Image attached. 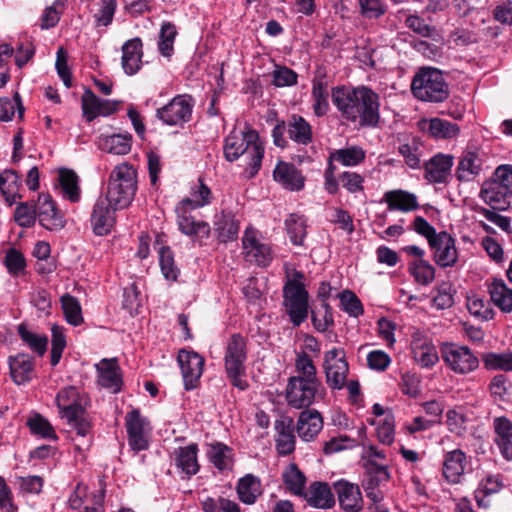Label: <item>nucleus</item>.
<instances>
[{"label":"nucleus","mask_w":512,"mask_h":512,"mask_svg":"<svg viewBox=\"0 0 512 512\" xmlns=\"http://www.w3.org/2000/svg\"><path fill=\"white\" fill-rule=\"evenodd\" d=\"M224 157L233 162L243 158L244 173L247 178H253L259 172L264 157L265 148L255 130L233 129L224 141Z\"/></svg>","instance_id":"f257e3e1"},{"label":"nucleus","mask_w":512,"mask_h":512,"mask_svg":"<svg viewBox=\"0 0 512 512\" xmlns=\"http://www.w3.org/2000/svg\"><path fill=\"white\" fill-rule=\"evenodd\" d=\"M137 172L132 165L122 163L111 172L106 195L114 209H124L132 202L137 188Z\"/></svg>","instance_id":"f03ea898"},{"label":"nucleus","mask_w":512,"mask_h":512,"mask_svg":"<svg viewBox=\"0 0 512 512\" xmlns=\"http://www.w3.org/2000/svg\"><path fill=\"white\" fill-rule=\"evenodd\" d=\"M411 92L423 102L441 103L449 97V88L440 70L421 68L413 77Z\"/></svg>","instance_id":"7ed1b4c3"},{"label":"nucleus","mask_w":512,"mask_h":512,"mask_svg":"<svg viewBox=\"0 0 512 512\" xmlns=\"http://www.w3.org/2000/svg\"><path fill=\"white\" fill-rule=\"evenodd\" d=\"M303 279V273L294 270L283 287V304L294 326H300L308 317L309 295Z\"/></svg>","instance_id":"20e7f679"},{"label":"nucleus","mask_w":512,"mask_h":512,"mask_svg":"<svg viewBox=\"0 0 512 512\" xmlns=\"http://www.w3.org/2000/svg\"><path fill=\"white\" fill-rule=\"evenodd\" d=\"M246 360V341L240 334H233L227 341L225 347L224 367L232 385L240 390L248 388V383L243 378L246 373Z\"/></svg>","instance_id":"39448f33"},{"label":"nucleus","mask_w":512,"mask_h":512,"mask_svg":"<svg viewBox=\"0 0 512 512\" xmlns=\"http://www.w3.org/2000/svg\"><path fill=\"white\" fill-rule=\"evenodd\" d=\"M440 355L448 370L458 376H467L478 370L480 360L476 353L466 345L445 342L440 346Z\"/></svg>","instance_id":"423d86ee"},{"label":"nucleus","mask_w":512,"mask_h":512,"mask_svg":"<svg viewBox=\"0 0 512 512\" xmlns=\"http://www.w3.org/2000/svg\"><path fill=\"white\" fill-rule=\"evenodd\" d=\"M325 388L321 381L290 377L286 387L287 403L296 409L309 407L314 402L323 400Z\"/></svg>","instance_id":"0eeeda50"},{"label":"nucleus","mask_w":512,"mask_h":512,"mask_svg":"<svg viewBox=\"0 0 512 512\" xmlns=\"http://www.w3.org/2000/svg\"><path fill=\"white\" fill-rule=\"evenodd\" d=\"M364 478L362 486L366 496L374 503H380L384 498L382 488L389 482L391 475L385 464L368 459L364 462Z\"/></svg>","instance_id":"6e6552de"},{"label":"nucleus","mask_w":512,"mask_h":512,"mask_svg":"<svg viewBox=\"0 0 512 512\" xmlns=\"http://www.w3.org/2000/svg\"><path fill=\"white\" fill-rule=\"evenodd\" d=\"M56 405L62 419L73 420L78 413H85L90 406V398L76 386H66L56 395Z\"/></svg>","instance_id":"1a4fd4ad"},{"label":"nucleus","mask_w":512,"mask_h":512,"mask_svg":"<svg viewBox=\"0 0 512 512\" xmlns=\"http://www.w3.org/2000/svg\"><path fill=\"white\" fill-rule=\"evenodd\" d=\"M323 368L327 385L333 390H341L347 381L349 365L345 352L341 348H333L324 355Z\"/></svg>","instance_id":"9d476101"},{"label":"nucleus","mask_w":512,"mask_h":512,"mask_svg":"<svg viewBox=\"0 0 512 512\" xmlns=\"http://www.w3.org/2000/svg\"><path fill=\"white\" fill-rule=\"evenodd\" d=\"M361 91V86L347 87L341 85L331 89L332 103L340 113L341 118L346 122L356 124V117L359 115L357 104H359Z\"/></svg>","instance_id":"9b49d317"},{"label":"nucleus","mask_w":512,"mask_h":512,"mask_svg":"<svg viewBox=\"0 0 512 512\" xmlns=\"http://www.w3.org/2000/svg\"><path fill=\"white\" fill-rule=\"evenodd\" d=\"M484 155L479 148L467 147L458 157L455 178L459 182L476 180L484 169Z\"/></svg>","instance_id":"f8f14e48"},{"label":"nucleus","mask_w":512,"mask_h":512,"mask_svg":"<svg viewBox=\"0 0 512 512\" xmlns=\"http://www.w3.org/2000/svg\"><path fill=\"white\" fill-rule=\"evenodd\" d=\"M429 247L432 250L434 262L440 268L454 267L458 262L456 240L447 231H440L437 237L430 241Z\"/></svg>","instance_id":"ddd939ff"},{"label":"nucleus","mask_w":512,"mask_h":512,"mask_svg":"<svg viewBox=\"0 0 512 512\" xmlns=\"http://www.w3.org/2000/svg\"><path fill=\"white\" fill-rule=\"evenodd\" d=\"M356 123L361 127H377L380 122L379 95L372 89L361 86Z\"/></svg>","instance_id":"4468645a"},{"label":"nucleus","mask_w":512,"mask_h":512,"mask_svg":"<svg viewBox=\"0 0 512 512\" xmlns=\"http://www.w3.org/2000/svg\"><path fill=\"white\" fill-rule=\"evenodd\" d=\"M190 98L185 95L174 97L167 105L157 109V117L170 126H181L188 122L192 114Z\"/></svg>","instance_id":"2eb2a0df"},{"label":"nucleus","mask_w":512,"mask_h":512,"mask_svg":"<svg viewBox=\"0 0 512 512\" xmlns=\"http://www.w3.org/2000/svg\"><path fill=\"white\" fill-rule=\"evenodd\" d=\"M177 361L182 372L185 389L196 388L203 373L204 358L196 352L183 349L180 350Z\"/></svg>","instance_id":"dca6fc26"},{"label":"nucleus","mask_w":512,"mask_h":512,"mask_svg":"<svg viewBox=\"0 0 512 512\" xmlns=\"http://www.w3.org/2000/svg\"><path fill=\"white\" fill-rule=\"evenodd\" d=\"M192 210L193 209L183 206L175 207L177 226L183 234L201 243L204 239L209 237L211 228L207 222L196 220L195 217L191 215Z\"/></svg>","instance_id":"f3484780"},{"label":"nucleus","mask_w":512,"mask_h":512,"mask_svg":"<svg viewBox=\"0 0 512 512\" xmlns=\"http://www.w3.org/2000/svg\"><path fill=\"white\" fill-rule=\"evenodd\" d=\"M242 246L245 259L248 262H254L258 266H268L272 259V251L268 244L262 243L256 237L253 229L247 228L242 239Z\"/></svg>","instance_id":"a211bd4d"},{"label":"nucleus","mask_w":512,"mask_h":512,"mask_svg":"<svg viewBox=\"0 0 512 512\" xmlns=\"http://www.w3.org/2000/svg\"><path fill=\"white\" fill-rule=\"evenodd\" d=\"M126 430L128 434V444L134 451L146 450L149 446L147 431L148 422L141 417L138 410H132L126 414Z\"/></svg>","instance_id":"6ab92c4d"},{"label":"nucleus","mask_w":512,"mask_h":512,"mask_svg":"<svg viewBox=\"0 0 512 512\" xmlns=\"http://www.w3.org/2000/svg\"><path fill=\"white\" fill-rule=\"evenodd\" d=\"M36 218L40 225L47 230L57 231L64 227L65 221L57 210L49 194H40L36 202Z\"/></svg>","instance_id":"aec40b11"},{"label":"nucleus","mask_w":512,"mask_h":512,"mask_svg":"<svg viewBox=\"0 0 512 512\" xmlns=\"http://www.w3.org/2000/svg\"><path fill=\"white\" fill-rule=\"evenodd\" d=\"M116 210L117 209H114V206L108 202L107 198H103L102 196L97 198L90 218L93 231L96 235H106L111 231L115 223L114 213Z\"/></svg>","instance_id":"412c9836"},{"label":"nucleus","mask_w":512,"mask_h":512,"mask_svg":"<svg viewBox=\"0 0 512 512\" xmlns=\"http://www.w3.org/2000/svg\"><path fill=\"white\" fill-rule=\"evenodd\" d=\"M97 383L112 393L121 390L123 380L121 370L116 359H102L95 365Z\"/></svg>","instance_id":"4be33fe9"},{"label":"nucleus","mask_w":512,"mask_h":512,"mask_svg":"<svg viewBox=\"0 0 512 512\" xmlns=\"http://www.w3.org/2000/svg\"><path fill=\"white\" fill-rule=\"evenodd\" d=\"M454 157L438 153L424 164L425 179L430 183H446L451 175Z\"/></svg>","instance_id":"5701e85b"},{"label":"nucleus","mask_w":512,"mask_h":512,"mask_svg":"<svg viewBox=\"0 0 512 512\" xmlns=\"http://www.w3.org/2000/svg\"><path fill=\"white\" fill-rule=\"evenodd\" d=\"M275 443L279 455L286 456L295 450L294 421L291 417L282 416L275 421Z\"/></svg>","instance_id":"b1692460"},{"label":"nucleus","mask_w":512,"mask_h":512,"mask_svg":"<svg viewBox=\"0 0 512 512\" xmlns=\"http://www.w3.org/2000/svg\"><path fill=\"white\" fill-rule=\"evenodd\" d=\"M117 107V102L100 99L90 90H86L82 96L83 116L88 122L93 121L98 116H109L113 114L117 110Z\"/></svg>","instance_id":"393cba45"},{"label":"nucleus","mask_w":512,"mask_h":512,"mask_svg":"<svg viewBox=\"0 0 512 512\" xmlns=\"http://www.w3.org/2000/svg\"><path fill=\"white\" fill-rule=\"evenodd\" d=\"M480 198L493 210L505 211L510 207L512 195L503 190L491 178L484 181L479 194Z\"/></svg>","instance_id":"a878e982"},{"label":"nucleus","mask_w":512,"mask_h":512,"mask_svg":"<svg viewBox=\"0 0 512 512\" xmlns=\"http://www.w3.org/2000/svg\"><path fill=\"white\" fill-rule=\"evenodd\" d=\"M420 126L424 132L437 140L455 139L461 132L458 124L439 117L424 119Z\"/></svg>","instance_id":"bb28decb"},{"label":"nucleus","mask_w":512,"mask_h":512,"mask_svg":"<svg viewBox=\"0 0 512 512\" xmlns=\"http://www.w3.org/2000/svg\"><path fill=\"white\" fill-rule=\"evenodd\" d=\"M340 506L346 512H359L363 507V498L358 485L348 481H338L335 484Z\"/></svg>","instance_id":"cd10ccee"},{"label":"nucleus","mask_w":512,"mask_h":512,"mask_svg":"<svg viewBox=\"0 0 512 512\" xmlns=\"http://www.w3.org/2000/svg\"><path fill=\"white\" fill-rule=\"evenodd\" d=\"M143 44L139 37L127 40L122 46L121 65L127 75L136 74L142 66Z\"/></svg>","instance_id":"c85d7f7f"},{"label":"nucleus","mask_w":512,"mask_h":512,"mask_svg":"<svg viewBox=\"0 0 512 512\" xmlns=\"http://www.w3.org/2000/svg\"><path fill=\"white\" fill-rule=\"evenodd\" d=\"M273 177L277 183L291 191H300L304 187V176L293 164L287 162L277 163Z\"/></svg>","instance_id":"c756f323"},{"label":"nucleus","mask_w":512,"mask_h":512,"mask_svg":"<svg viewBox=\"0 0 512 512\" xmlns=\"http://www.w3.org/2000/svg\"><path fill=\"white\" fill-rule=\"evenodd\" d=\"M467 466L466 454L461 449H454L444 455L443 476L453 484L460 482Z\"/></svg>","instance_id":"7c9ffc66"},{"label":"nucleus","mask_w":512,"mask_h":512,"mask_svg":"<svg viewBox=\"0 0 512 512\" xmlns=\"http://www.w3.org/2000/svg\"><path fill=\"white\" fill-rule=\"evenodd\" d=\"M311 97L313 101L312 109L317 117L326 115L329 111V93L328 81L326 75L322 71H317L312 81Z\"/></svg>","instance_id":"2f4dec72"},{"label":"nucleus","mask_w":512,"mask_h":512,"mask_svg":"<svg viewBox=\"0 0 512 512\" xmlns=\"http://www.w3.org/2000/svg\"><path fill=\"white\" fill-rule=\"evenodd\" d=\"M10 376L17 385L32 380L34 375V360L28 354L20 353L8 359Z\"/></svg>","instance_id":"473e14b6"},{"label":"nucleus","mask_w":512,"mask_h":512,"mask_svg":"<svg viewBox=\"0 0 512 512\" xmlns=\"http://www.w3.org/2000/svg\"><path fill=\"white\" fill-rule=\"evenodd\" d=\"M322 428L323 419L317 410H305L300 413L296 430L303 441H312Z\"/></svg>","instance_id":"72a5a7b5"},{"label":"nucleus","mask_w":512,"mask_h":512,"mask_svg":"<svg viewBox=\"0 0 512 512\" xmlns=\"http://www.w3.org/2000/svg\"><path fill=\"white\" fill-rule=\"evenodd\" d=\"M383 201L390 211H401L404 213L419 209L420 205L417 196L411 192L396 189L384 193Z\"/></svg>","instance_id":"f704fd0d"},{"label":"nucleus","mask_w":512,"mask_h":512,"mask_svg":"<svg viewBox=\"0 0 512 512\" xmlns=\"http://www.w3.org/2000/svg\"><path fill=\"white\" fill-rule=\"evenodd\" d=\"M503 481L500 475H486L483 477L474 491V499L477 506L487 509L491 505L490 496L499 493L503 488Z\"/></svg>","instance_id":"c9c22d12"},{"label":"nucleus","mask_w":512,"mask_h":512,"mask_svg":"<svg viewBox=\"0 0 512 512\" xmlns=\"http://www.w3.org/2000/svg\"><path fill=\"white\" fill-rule=\"evenodd\" d=\"M491 302L502 312H512V288L503 279H493L487 286Z\"/></svg>","instance_id":"e433bc0d"},{"label":"nucleus","mask_w":512,"mask_h":512,"mask_svg":"<svg viewBox=\"0 0 512 512\" xmlns=\"http://www.w3.org/2000/svg\"><path fill=\"white\" fill-rule=\"evenodd\" d=\"M197 453L198 446L195 443L175 450V464L188 478L199 471Z\"/></svg>","instance_id":"4c0bfd02"},{"label":"nucleus","mask_w":512,"mask_h":512,"mask_svg":"<svg viewBox=\"0 0 512 512\" xmlns=\"http://www.w3.org/2000/svg\"><path fill=\"white\" fill-rule=\"evenodd\" d=\"M236 491L242 503L252 505L263 492L261 480L253 474H246L238 480Z\"/></svg>","instance_id":"58836bf2"},{"label":"nucleus","mask_w":512,"mask_h":512,"mask_svg":"<svg viewBox=\"0 0 512 512\" xmlns=\"http://www.w3.org/2000/svg\"><path fill=\"white\" fill-rule=\"evenodd\" d=\"M307 502L316 508L327 509L335 504L334 496L327 483L314 482L310 485L308 492L303 495Z\"/></svg>","instance_id":"ea45409f"},{"label":"nucleus","mask_w":512,"mask_h":512,"mask_svg":"<svg viewBox=\"0 0 512 512\" xmlns=\"http://www.w3.org/2000/svg\"><path fill=\"white\" fill-rule=\"evenodd\" d=\"M211 200L212 192L210 188L199 178L198 181L191 186L189 197L182 199L177 206L194 210L210 204Z\"/></svg>","instance_id":"a19ab883"},{"label":"nucleus","mask_w":512,"mask_h":512,"mask_svg":"<svg viewBox=\"0 0 512 512\" xmlns=\"http://www.w3.org/2000/svg\"><path fill=\"white\" fill-rule=\"evenodd\" d=\"M239 221L231 212H221L215 221V230L222 242L233 241L238 237Z\"/></svg>","instance_id":"79ce46f5"},{"label":"nucleus","mask_w":512,"mask_h":512,"mask_svg":"<svg viewBox=\"0 0 512 512\" xmlns=\"http://www.w3.org/2000/svg\"><path fill=\"white\" fill-rule=\"evenodd\" d=\"M282 481L286 489L296 495L303 496L306 487V477L295 463H290L282 471Z\"/></svg>","instance_id":"37998d69"},{"label":"nucleus","mask_w":512,"mask_h":512,"mask_svg":"<svg viewBox=\"0 0 512 512\" xmlns=\"http://www.w3.org/2000/svg\"><path fill=\"white\" fill-rule=\"evenodd\" d=\"M207 456L210 462L220 471L231 470L233 467L232 449L221 442L210 444Z\"/></svg>","instance_id":"c03bdc74"},{"label":"nucleus","mask_w":512,"mask_h":512,"mask_svg":"<svg viewBox=\"0 0 512 512\" xmlns=\"http://www.w3.org/2000/svg\"><path fill=\"white\" fill-rule=\"evenodd\" d=\"M21 182L19 175L14 170H5L0 174V190L8 205H13L19 194Z\"/></svg>","instance_id":"a18cd8bd"},{"label":"nucleus","mask_w":512,"mask_h":512,"mask_svg":"<svg viewBox=\"0 0 512 512\" xmlns=\"http://www.w3.org/2000/svg\"><path fill=\"white\" fill-rule=\"evenodd\" d=\"M288 135L298 144L307 145L312 141L310 124L299 115H293L288 123Z\"/></svg>","instance_id":"49530a36"},{"label":"nucleus","mask_w":512,"mask_h":512,"mask_svg":"<svg viewBox=\"0 0 512 512\" xmlns=\"http://www.w3.org/2000/svg\"><path fill=\"white\" fill-rule=\"evenodd\" d=\"M101 150L115 155H125L131 149V136L129 134H114L100 139Z\"/></svg>","instance_id":"de8ad7c7"},{"label":"nucleus","mask_w":512,"mask_h":512,"mask_svg":"<svg viewBox=\"0 0 512 512\" xmlns=\"http://www.w3.org/2000/svg\"><path fill=\"white\" fill-rule=\"evenodd\" d=\"M412 353L415 362L422 368H431L439 361L436 348L426 341L413 343Z\"/></svg>","instance_id":"09e8293b"},{"label":"nucleus","mask_w":512,"mask_h":512,"mask_svg":"<svg viewBox=\"0 0 512 512\" xmlns=\"http://www.w3.org/2000/svg\"><path fill=\"white\" fill-rule=\"evenodd\" d=\"M408 272L415 282L422 286L430 285L435 279V268L427 260H415L408 264Z\"/></svg>","instance_id":"8fccbe9b"},{"label":"nucleus","mask_w":512,"mask_h":512,"mask_svg":"<svg viewBox=\"0 0 512 512\" xmlns=\"http://www.w3.org/2000/svg\"><path fill=\"white\" fill-rule=\"evenodd\" d=\"M18 334L22 341L39 356L47 350L48 338L44 334H38L29 330L24 324L18 326Z\"/></svg>","instance_id":"3c124183"},{"label":"nucleus","mask_w":512,"mask_h":512,"mask_svg":"<svg viewBox=\"0 0 512 512\" xmlns=\"http://www.w3.org/2000/svg\"><path fill=\"white\" fill-rule=\"evenodd\" d=\"M366 153L360 146H349L335 150L331 159L341 163L343 166H356L365 160Z\"/></svg>","instance_id":"603ef678"},{"label":"nucleus","mask_w":512,"mask_h":512,"mask_svg":"<svg viewBox=\"0 0 512 512\" xmlns=\"http://www.w3.org/2000/svg\"><path fill=\"white\" fill-rule=\"evenodd\" d=\"M482 362L487 370L512 371V352H487L482 354Z\"/></svg>","instance_id":"864d4df0"},{"label":"nucleus","mask_w":512,"mask_h":512,"mask_svg":"<svg viewBox=\"0 0 512 512\" xmlns=\"http://www.w3.org/2000/svg\"><path fill=\"white\" fill-rule=\"evenodd\" d=\"M59 181L64 196L71 202H78L80 199V189L77 174L72 170L62 169L59 172Z\"/></svg>","instance_id":"5fc2aeb1"},{"label":"nucleus","mask_w":512,"mask_h":512,"mask_svg":"<svg viewBox=\"0 0 512 512\" xmlns=\"http://www.w3.org/2000/svg\"><path fill=\"white\" fill-rule=\"evenodd\" d=\"M285 226L291 242L294 245L301 246L306 237V222L298 214H291L285 220Z\"/></svg>","instance_id":"6e6d98bb"},{"label":"nucleus","mask_w":512,"mask_h":512,"mask_svg":"<svg viewBox=\"0 0 512 512\" xmlns=\"http://www.w3.org/2000/svg\"><path fill=\"white\" fill-rule=\"evenodd\" d=\"M177 35L176 27L171 22H164L161 25L160 39L158 49L165 57H170L173 53V44Z\"/></svg>","instance_id":"4d7b16f0"},{"label":"nucleus","mask_w":512,"mask_h":512,"mask_svg":"<svg viewBox=\"0 0 512 512\" xmlns=\"http://www.w3.org/2000/svg\"><path fill=\"white\" fill-rule=\"evenodd\" d=\"M61 304L66 320L70 324L77 326L82 323L83 317L81 313V307L75 297L69 294L63 295L61 297Z\"/></svg>","instance_id":"13d9d810"},{"label":"nucleus","mask_w":512,"mask_h":512,"mask_svg":"<svg viewBox=\"0 0 512 512\" xmlns=\"http://www.w3.org/2000/svg\"><path fill=\"white\" fill-rule=\"evenodd\" d=\"M27 425L31 432L35 435H39L43 438L52 440L57 439L56 433L50 422L40 414H35L34 416L30 417L27 420Z\"/></svg>","instance_id":"bf43d9fd"},{"label":"nucleus","mask_w":512,"mask_h":512,"mask_svg":"<svg viewBox=\"0 0 512 512\" xmlns=\"http://www.w3.org/2000/svg\"><path fill=\"white\" fill-rule=\"evenodd\" d=\"M66 421L69 424V426L76 431L77 436L83 439L82 443L75 444L76 447L78 449H82L83 446L88 447L91 443V439L90 438L86 439V437L89 436V434L91 432V424L86 419L85 413H78V415H76L75 419L66 420Z\"/></svg>","instance_id":"052dcab7"},{"label":"nucleus","mask_w":512,"mask_h":512,"mask_svg":"<svg viewBox=\"0 0 512 512\" xmlns=\"http://www.w3.org/2000/svg\"><path fill=\"white\" fill-rule=\"evenodd\" d=\"M377 437L382 444L390 445L395 438V420L393 414L388 411L386 416L377 422Z\"/></svg>","instance_id":"680f3d73"},{"label":"nucleus","mask_w":512,"mask_h":512,"mask_svg":"<svg viewBox=\"0 0 512 512\" xmlns=\"http://www.w3.org/2000/svg\"><path fill=\"white\" fill-rule=\"evenodd\" d=\"M295 367L297 372L299 373L297 376H294L295 378L320 381L317 378L316 367L308 354H298L295 362Z\"/></svg>","instance_id":"e2e57ef3"},{"label":"nucleus","mask_w":512,"mask_h":512,"mask_svg":"<svg viewBox=\"0 0 512 512\" xmlns=\"http://www.w3.org/2000/svg\"><path fill=\"white\" fill-rule=\"evenodd\" d=\"M159 263L161 271L167 280H177L179 270L175 266L173 253L168 247H162L159 251Z\"/></svg>","instance_id":"0e129e2a"},{"label":"nucleus","mask_w":512,"mask_h":512,"mask_svg":"<svg viewBox=\"0 0 512 512\" xmlns=\"http://www.w3.org/2000/svg\"><path fill=\"white\" fill-rule=\"evenodd\" d=\"M399 154L404 158L405 163L411 169L420 168V150L419 143L413 139L410 143L401 144L398 148Z\"/></svg>","instance_id":"69168bd1"},{"label":"nucleus","mask_w":512,"mask_h":512,"mask_svg":"<svg viewBox=\"0 0 512 512\" xmlns=\"http://www.w3.org/2000/svg\"><path fill=\"white\" fill-rule=\"evenodd\" d=\"M14 219L21 227H31L36 220V203H20L14 212Z\"/></svg>","instance_id":"338daca9"},{"label":"nucleus","mask_w":512,"mask_h":512,"mask_svg":"<svg viewBox=\"0 0 512 512\" xmlns=\"http://www.w3.org/2000/svg\"><path fill=\"white\" fill-rule=\"evenodd\" d=\"M202 505L204 512H240L238 504L226 498H207Z\"/></svg>","instance_id":"774afa93"}]
</instances>
